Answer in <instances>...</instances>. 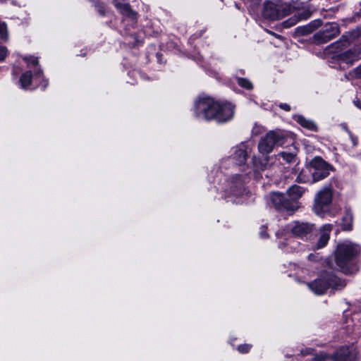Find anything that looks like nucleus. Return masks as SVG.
I'll return each mask as SVG.
<instances>
[{"mask_svg": "<svg viewBox=\"0 0 361 361\" xmlns=\"http://www.w3.org/2000/svg\"><path fill=\"white\" fill-rule=\"evenodd\" d=\"M297 18H298V21L302 20H307L309 18H310L312 13L307 9L299 11L295 14Z\"/></svg>", "mask_w": 361, "mask_h": 361, "instance_id": "cd10ccee", "label": "nucleus"}, {"mask_svg": "<svg viewBox=\"0 0 361 361\" xmlns=\"http://www.w3.org/2000/svg\"><path fill=\"white\" fill-rule=\"evenodd\" d=\"M244 183L245 178L243 176L235 175L228 180L225 192L228 196L240 197L245 192Z\"/></svg>", "mask_w": 361, "mask_h": 361, "instance_id": "9d476101", "label": "nucleus"}, {"mask_svg": "<svg viewBox=\"0 0 361 361\" xmlns=\"http://www.w3.org/2000/svg\"><path fill=\"white\" fill-rule=\"evenodd\" d=\"M312 352H313V349L309 348V349H305V350H302L301 354L302 355H307L312 354Z\"/></svg>", "mask_w": 361, "mask_h": 361, "instance_id": "4c0bfd02", "label": "nucleus"}, {"mask_svg": "<svg viewBox=\"0 0 361 361\" xmlns=\"http://www.w3.org/2000/svg\"><path fill=\"white\" fill-rule=\"evenodd\" d=\"M48 85V81L47 80H45L44 81V83L43 84V88L44 89Z\"/></svg>", "mask_w": 361, "mask_h": 361, "instance_id": "37998d69", "label": "nucleus"}, {"mask_svg": "<svg viewBox=\"0 0 361 361\" xmlns=\"http://www.w3.org/2000/svg\"><path fill=\"white\" fill-rule=\"evenodd\" d=\"M287 230L290 231L293 235L304 238L313 232L314 225L307 222L294 221L288 225Z\"/></svg>", "mask_w": 361, "mask_h": 361, "instance_id": "9b49d317", "label": "nucleus"}, {"mask_svg": "<svg viewBox=\"0 0 361 361\" xmlns=\"http://www.w3.org/2000/svg\"><path fill=\"white\" fill-rule=\"evenodd\" d=\"M7 55V49L5 47L0 46V61H3Z\"/></svg>", "mask_w": 361, "mask_h": 361, "instance_id": "f704fd0d", "label": "nucleus"}, {"mask_svg": "<svg viewBox=\"0 0 361 361\" xmlns=\"http://www.w3.org/2000/svg\"><path fill=\"white\" fill-rule=\"evenodd\" d=\"M332 225L325 224L319 230V238L315 245L317 249L324 247L329 240Z\"/></svg>", "mask_w": 361, "mask_h": 361, "instance_id": "dca6fc26", "label": "nucleus"}, {"mask_svg": "<svg viewBox=\"0 0 361 361\" xmlns=\"http://www.w3.org/2000/svg\"><path fill=\"white\" fill-rule=\"evenodd\" d=\"M194 112L198 118L221 123L232 118L234 106L230 103H219L210 97H201L195 102Z\"/></svg>", "mask_w": 361, "mask_h": 361, "instance_id": "f257e3e1", "label": "nucleus"}, {"mask_svg": "<svg viewBox=\"0 0 361 361\" xmlns=\"http://www.w3.org/2000/svg\"><path fill=\"white\" fill-rule=\"evenodd\" d=\"M296 154L297 149L294 146H291L288 149L279 153L277 157L282 158L286 163L290 164L294 161Z\"/></svg>", "mask_w": 361, "mask_h": 361, "instance_id": "aec40b11", "label": "nucleus"}, {"mask_svg": "<svg viewBox=\"0 0 361 361\" xmlns=\"http://www.w3.org/2000/svg\"><path fill=\"white\" fill-rule=\"evenodd\" d=\"M345 285V281L327 271L322 273L315 280L307 283L310 290L317 295L324 294L329 288L341 290Z\"/></svg>", "mask_w": 361, "mask_h": 361, "instance_id": "7ed1b4c3", "label": "nucleus"}, {"mask_svg": "<svg viewBox=\"0 0 361 361\" xmlns=\"http://www.w3.org/2000/svg\"><path fill=\"white\" fill-rule=\"evenodd\" d=\"M286 139L283 132L271 130L261 137L258 144V150L262 154H269L275 147L285 144Z\"/></svg>", "mask_w": 361, "mask_h": 361, "instance_id": "20e7f679", "label": "nucleus"}, {"mask_svg": "<svg viewBox=\"0 0 361 361\" xmlns=\"http://www.w3.org/2000/svg\"><path fill=\"white\" fill-rule=\"evenodd\" d=\"M353 72L357 77L361 78V66L356 68Z\"/></svg>", "mask_w": 361, "mask_h": 361, "instance_id": "e433bc0d", "label": "nucleus"}, {"mask_svg": "<svg viewBox=\"0 0 361 361\" xmlns=\"http://www.w3.org/2000/svg\"><path fill=\"white\" fill-rule=\"evenodd\" d=\"M6 29V23L0 22V37L2 39H5L7 37Z\"/></svg>", "mask_w": 361, "mask_h": 361, "instance_id": "473e14b6", "label": "nucleus"}, {"mask_svg": "<svg viewBox=\"0 0 361 361\" xmlns=\"http://www.w3.org/2000/svg\"><path fill=\"white\" fill-rule=\"evenodd\" d=\"M42 74V71L41 69H38L37 71H35V75L37 76V75H40Z\"/></svg>", "mask_w": 361, "mask_h": 361, "instance_id": "ea45409f", "label": "nucleus"}, {"mask_svg": "<svg viewBox=\"0 0 361 361\" xmlns=\"http://www.w3.org/2000/svg\"><path fill=\"white\" fill-rule=\"evenodd\" d=\"M278 238L279 239V247L286 252H290L296 250L299 246V243L293 238H286V234L283 235L282 231L277 233Z\"/></svg>", "mask_w": 361, "mask_h": 361, "instance_id": "4468645a", "label": "nucleus"}, {"mask_svg": "<svg viewBox=\"0 0 361 361\" xmlns=\"http://www.w3.org/2000/svg\"><path fill=\"white\" fill-rule=\"evenodd\" d=\"M95 7H96L97 11L101 16H104L106 14V7H105L104 4H103L102 3H97L95 4Z\"/></svg>", "mask_w": 361, "mask_h": 361, "instance_id": "2f4dec72", "label": "nucleus"}, {"mask_svg": "<svg viewBox=\"0 0 361 361\" xmlns=\"http://www.w3.org/2000/svg\"><path fill=\"white\" fill-rule=\"evenodd\" d=\"M268 157L261 159L257 157H253L252 164L255 171L259 172L265 170L268 165Z\"/></svg>", "mask_w": 361, "mask_h": 361, "instance_id": "5701e85b", "label": "nucleus"}, {"mask_svg": "<svg viewBox=\"0 0 361 361\" xmlns=\"http://www.w3.org/2000/svg\"><path fill=\"white\" fill-rule=\"evenodd\" d=\"M331 355H329L325 353L317 354L313 357V361H326L331 360Z\"/></svg>", "mask_w": 361, "mask_h": 361, "instance_id": "c756f323", "label": "nucleus"}, {"mask_svg": "<svg viewBox=\"0 0 361 361\" xmlns=\"http://www.w3.org/2000/svg\"><path fill=\"white\" fill-rule=\"evenodd\" d=\"M294 119L302 127H303L307 130L316 131L317 129V125L315 124V123L313 121L307 119L301 115L295 116L294 117Z\"/></svg>", "mask_w": 361, "mask_h": 361, "instance_id": "4be33fe9", "label": "nucleus"}, {"mask_svg": "<svg viewBox=\"0 0 361 361\" xmlns=\"http://www.w3.org/2000/svg\"><path fill=\"white\" fill-rule=\"evenodd\" d=\"M340 33L339 25L336 23H329L314 35V40L318 43H326L335 38Z\"/></svg>", "mask_w": 361, "mask_h": 361, "instance_id": "1a4fd4ad", "label": "nucleus"}, {"mask_svg": "<svg viewBox=\"0 0 361 361\" xmlns=\"http://www.w3.org/2000/svg\"><path fill=\"white\" fill-rule=\"evenodd\" d=\"M353 216L350 212H347L343 218V226L345 230H350L352 227Z\"/></svg>", "mask_w": 361, "mask_h": 361, "instance_id": "a878e982", "label": "nucleus"}, {"mask_svg": "<svg viewBox=\"0 0 361 361\" xmlns=\"http://www.w3.org/2000/svg\"><path fill=\"white\" fill-rule=\"evenodd\" d=\"M322 25V20L319 19L312 20L309 24L304 26H299L295 30L296 36L307 35L312 32L315 29Z\"/></svg>", "mask_w": 361, "mask_h": 361, "instance_id": "a211bd4d", "label": "nucleus"}, {"mask_svg": "<svg viewBox=\"0 0 361 361\" xmlns=\"http://www.w3.org/2000/svg\"><path fill=\"white\" fill-rule=\"evenodd\" d=\"M360 252V247L350 242L338 245L335 252V261L339 270L347 275L355 274L358 269L351 261Z\"/></svg>", "mask_w": 361, "mask_h": 361, "instance_id": "f03ea898", "label": "nucleus"}, {"mask_svg": "<svg viewBox=\"0 0 361 361\" xmlns=\"http://www.w3.org/2000/svg\"><path fill=\"white\" fill-rule=\"evenodd\" d=\"M298 22V18H297L296 15L288 19L287 20L283 23V27L286 28L290 27L295 25Z\"/></svg>", "mask_w": 361, "mask_h": 361, "instance_id": "c85d7f7f", "label": "nucleus"}, {"mask_svg": "<svg viewBox=\"0 0 361 361\" xmlns=\"http://www.w3.org/2000/svg\"><path fill=\"white\" fill-rule=\"evenodd\" d=\"M251 345L250 344H243V345H240L238 348V350L240 353H246L247 352H249V350H250L251 348Z\"/></svg>", "mask_w": 361, "mask_h": 361, "instance_id": "72a5a7b5", "label": "nucleus"}, {"mask_svg": "<svg viewBox=\"0 0 361 361\" xmlns=\"http://www.w3.org/2000/svg\"><path fill=\"white\" fill-rule=\"evenodd\" d=\"M24 60L28 63L29 65L37 66L38 58L33 56H26Z\"/></svg>", "mask_w": 361, "mask_h": 361, "instance_id": "7c9ffc66", "label": "nucleus"}, {"mask_svg": "<svg viewBox=\"0 0 361 361\" xmlns=\"http://www.w3.org/2000/svg\"><path fill=\"white\" fill-rule=\"evenodd\" d=\"M332 197V191L329 188H324L317 193L314 197V211L318 216H323L329 211Z\"/></svg>", "mask_w": 361, "mask_h": 361, "instance_id": "0eeeda50", "label": "nucleus"}, {"mask_svg": "<svg viewBox=\"0 0 361 361\" xmlns=\"http://www.w3.org/2000/svg\"><path fill=\"white\" fill-rule=\"evenodd\" d=\"M360 51L357 49H350L346 51L336 54L335 56L337 58L340 66L345 64L347 67L353 65V63L357 61L359 59Z\"/></svg>", "mask_w": 361, "mask_h": 361, "instance_id": "ddd939ff", "label": "nucleus"}, {"mask_svg": "<svg viewBox=\"0 0 361 361\" xmlns=\"http://www.w3.org/2000/svg\"><path fill=\"white\" fill-rule=\"evenodd\" d=\"M32 82V73L31 71H26L24 73L20 78V82L21 84V87L23 89L27 88Z\"/></svg>", "mask_w": 361, "mask_h": 361, "instance_id": "393cba45", "label": "nucleus"}, {"mask_svg": "<svg viewBox=\"0 0 361 361\" xmlns=\"http://www.w3.org/2000/svg\"><path fill=\"white\" fill-rule=\"evenodd\" d=\"M293 7L288 3L275 4L271 2L264 4L263 16L270 20H276L291 13Z\"/></svg>", "mask_w": 361, "mask_h": 361, "instance_id": "39448f33", "label": "nucleus"}, {"mask_svg": "<svg viewBox=\"0 0 361 361\" xmlns=\"http://www.w3.org/2000/svg\"><path fill=\"white\" fill-rule=\"evenodd\" d=\"M279 107H280L281 109H283V110L286 111H290V106H289L288 104H283V103L280 104H279Z\"/></svg>", "mask_w": 361, "mask_h": 361, "instance_id": "c9c22d12", "label": "nucleus"}, {"mask_svg": "<svg viewBox=\"0 0 361 361\" xmlns=\"http://www.w3.org/2000/svg\"><path fill=\"white\" fill-rule=\"evenodd\" d=\"M360 30H355L347 35H343L338 41L333 44V47L341 51L343 48L347 47L355 37L360 35Z\"/></svg>", "mask_w": 361, "mask_h": 361, "instance_id": "2eb2a0df", "label": "nucleus"}, {"mask_svg": "<svg viewBox=\"0 0 361 361\" xmlns=\"http://www.w3.org/2000/svg\"><path fill=\"white\" fill-rule=\"evenodd\" d=\"M351 75H352V73H348V74H345V78H346L347 80H350V76H351Z\"/></svg>", "mask_w": 361, "mask_h": 361, "instance_id": "79ce46f5", "label": "nucleus"}, {"mask_svg": "<svg viewBox=\"0 0 361 361\" xmlns=\"http://www.w3.org/2000/svg\"><path fill=\"white\" fill-rule=\"evenodd\" d=\"M236 79L240 87L249 90L253 88L252 83L248 79L244 78H237Z\"/></svg>", "mask_w": 361, "mask_h": 361, "instance_id": "bb28decb", "label": "nucleus"}, {"mask_svg": "<svg viewBox=\"0 0 361 361\" xmlns=\"http://www.w3.org/2000/svg\"><path fill=\"white\" fill-rule=\"evenodd\" d=\"M332 361H356L355 355L348 348H341L334 355H331Z\"/></svg>", "mask_w": 361, "mask_h": 361, "instance_id": "f3484780", "label": "nucleus"}, {"mask_svg": "<svg viewBox=\"0 0 361 361\" xmlns=\"http://www.w3.org/2000/svg\"><path fill=\"white\" fill-rule=\"evenodd\" d=\"M296 181L298 183H312L313 179L312 178L311 173L310 172V169L308 166L305 169H303L298 176H297Z\"/></svg>", "mask_w": 361, "mask_h": 361, "instance_id": "b1692460", "label": "nucleus"}, {"mask_svg": "<svg viewBox=\"0 0 361 361\" xmlns=\"http://www.w3.org/2000/svg\"><path fill=\"white\" fill-rule=\"evenodd\" d=\"M313 182L324 179L329 175L332 166L321 157H314L308 164Z\"/></svg>", "mask_w": 361, "mask_h": 361, "instance_id": "423d86ee", "label": "nucleus"}, {"mask_svg": "<svg viewBox=\"0 0 361 361\" xmlns=\"http://www.w3.org/2000/svg\"><path fill=\"white\" fill-rule=\"evenodd\" d=\"M114 6L125 16L131 18L133 20L136 19L137 13L133 11L128 4H124L122 0H114Z\"/></svg>", "mask_w": 361, "mask_h": 361, "instance_id": "6ab92c4d", "label": "nucleus"}, {"mask_svg": "<svg viewBox=\"0 0 361 361\" xmlns=\"http://www.w3.org/2000/svg\"><path fill=\"white\" fill-rule=\"evenodd\" d=\"M354 104L355 105L359 108L360 109H361V101L360 100H356L354 102Z\"/></svg>", "mask_w": 361, "mask_h": 361, "instance_id": "58836bf2", "label": "nucleus"}, {"mask_svg": "<svg viewBox=\"0 0 361 361\" xmlns=\"http://www.w3.org/2000/svg\"><path fill=\"white\" fill-rule=\"evenodd\" d=\"M305 191V189L304 188L297 185H293L288 189L287 194L290 198V200L298 201V200L302 196Z\"/></svg>", "mask_w": 361, "mask_h": 361, "instance_id": "412c9836", "label": "nucleus"}, {"mask_svg": "<svg viewBox=\"0 0 361 361\" xmlns=\"http://www.w3.org/2000/svg\"><path fill=\"white\" fill-rule=\"evenodd\" d=\"M247 147L244 143H241L231 149V158L236 165H244L247 159Z\"/></svg>", "mask_w": 361, "mask_h": 361, "instance_id": "f8f14e48", "label": "nucleus"}, {"mask_svg": "<svg viewBox=\"0 0 361 361\" xmlns=\"http://www.w3.org/2000/svg\"><path fill=\"white\" fill-rule=\"evenodd\" d=\"M260 235L262 238H267V233L264 231H261L260 232Z\"/></svg>", "mask_w": 361, "mask_h": 361, "instance_id": "a19ab883", "label": "nucleus"}, {"mask_svg": "<svg viewBox=\"0 0 361 361\" xmlns=\"http://www.w3.org/2000/svg\"><path fill=\"white\" fill-rule=\"evenodd\" d=\"M271 202L274 207L281 211L293 212L300 207L298 201L290 200L280 192H274L271 195Z\"/></svg>", "mask_w": 361, "mask_h": 361, "instance_id": "6e6552de", "label": "nucleus"}]
</instances>
